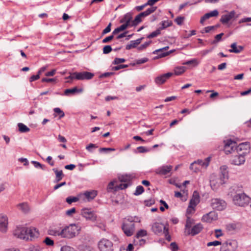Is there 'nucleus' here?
Returning a JSON list of instances; mask_svg holds the SVG:
<instances>
[{"instance_id":"nucleus-34","label":"nucleus","mask_w":251,"mask_h":251,"mask_svg":"<svg viewBox=\"0 0 251 251\" xmlns=\"http://www.w3.org/2000/svg\"><path fill=\"white\" fill-rule=\"evenodd\" d=\"M78 249L79 251H95L92 247L85 244L79 245Z\"/></svg>"},{"instance_id":"nucleus-19","label":"nucleus","mask_w":251,"mask_h":251,"mask_svg":"<svg viewBox=\"0 0 251 251\" xmlns=\"http://www.w3.org/2000/svg\"><path fill=\"white\" fill-rule=\"evenodd\" d=\"M203 228L202 225L199 223L194 226L192 228L188 229L186 232V235L195 236L199 233Z\"/></svg>"},{"instance_id":"nucleus-64","label":"nucleus","mask_w":251,"mask_h":251,"mask_svg":"<svg viewBox=\"0 0 251 251\" xmlns=\"http://www.w3.org/2000/svg\"><path fill=\"white\" fill-rule=\"evenodd\" d=\"M170 247L172 251H177L178 246L175 242H172L170 244Z\"/></svg>"},{"instance_id":"nucleus-61","label":"nucleus","mask_w":251,"mask_h":251,"mask_svg":"<svg viewBox=\"0 0 251 251\" xmlns=\"http://www.w3.org/2000/svg\"><path fill=\"white\" fill-rule=\"evenodd\" d=\"M184 19V18L183 17H177L175 20V21L176 23V24L178 25H181Z\"/></svg>"},{"instance_id":"nucleus-48","label":"nucleus","mask_w":251,"mask_h":251,"mask_svg":"<svg viewBox=\"0 0 251 251\" xmlns=\"http://www.w3.org/2000/svg\"><path fill=\"white\" fill-rule=\"evenodd\" d=\"M53 111L55 113L58 114L59 115V118H61L65 116V114L64 112L60 109L59 108H55L53 109Z\"/></svg>"},{"instance_id":"nucleus-59","label":"nucleus","mask_w":251,"mask_h":251,"mask_svg":"<svg viewBox=\"0 0 251 251\" xmlns=\"http://www.w3.org/2000/svg\"><path fill=\"white\" fill-rule=\"evenodd\" d=\"M137 149L138 150V151L140 153L147 152L150 151V150H148L145 147H143V146L139 147L137 148Z\"/></svg>"},{"instance_id":"nucleus-57","label":"nucleus","mask_w":251,"mask_h":251,"mask_svg":"<svg viewBox=\"0 0 251 251\" xmlns=\"http://www.w3.org/2000/svg\"><path fill=\"white\" fill-rule=\"evenodd\" d=\"M76 211L75 208L73 207L70 209H69L66 211V214L68 216H72L73 214L75 213Z\"/></svg>"},{"instance_id":"nucleus-24","label":"nucleus","mask_w":251,"mask_h":251,"mask_svg":"<svg viewBox=\"0 0 251 251\" xmlns=\"http://www.w3.org/2000/svg\"><path fill=\"white\" fill-rule=\"evenodd\" d=\"M169 49V47L167 46L164 48L159 49L158 50H154L153 52V53L154 54H158L159 57H165L168 55H169L171 52H172V51H170V52H164L163 51L164 50H166Z\"/></svg>"},{"instance_id":"nucleus-56","label":"nucleus","mask_w":251,"mask_h":251,"mask_svg":"<svg viewBox=\"0 0 251 251\" xmlns=\"http://www.w3.org/2000/svg\"><path fill=\"white\" fill-rule=\"evenodd\" d=\"M128 66L127 65L121 64V65H118L117 66L113 67L112 70H114V71H118V70H120L121 69H124V68H127V67H128Z\"/></svg>"},{"instance_id":"nucleus-17","label":"nucleus","mask_w":251,"mask_h":251,"mask_svg":"<svg viewBox=\"0 0 251 251\" xmlns=\"http://www.w3.org/2000/svg\"><path fill=\"white\" fill-rule=\"evenodd\" d=\"M173 75V74L172 73H167L160 76H158L155 78L154 81L157 85L162 84L171 77Z\"/></svg>"},{"instance_id":"nucleus-12","label":"nucleus","mask_w":251,"mask_h":251,"mask_svg":"<svg viewBox=\"0 0 251 251\" xmlns=\"http://www.w3.org/2000/svg\"><path fill=\"white\" fill-rule=\"evenodd\" d=\"M172 169L173 166L172 165H163L155 170V173L160 176L168 175L170 176Z\"/></svg>"},{"instance_id":"nucleus-49","label":"nucleus","mask_w":251,"mask_h":251,"mask_svg":"<svg viewBox=\"0 0 251 251\" xmlns=\"http://www.w3.org/2000/svg\"><path fill=\"white\" fill-rule=\"evenodd\" d=\"M112 50L111 47L110 45L105 46L103 48V53L108 54L110 53Z\"/></svg>"},{"instance_id":"nucleus-46","label":"nucleus","mask_w":251,"mask_h":251,"mask_svg":"<svg viewBox=\"0 0 251 251\" xmlns=\"http://www.w3.org/2000/svg\"><path fill=\"white\" fill-rule=\"evenodd\" d=\"M161 34V30L158 28L155 31L151 32L149 35H148L147 37L148 38H152L157 36L158 35Z\"/></svg>"},{"instance_id":"nucleus-58","label":"nucleus","mask_w":251,"mask_h":251,"mask_svg":"<svg viewBox=\"0 0 251 251\" xmlns=\"http://www.w3.org/2000/svg\"><path fill=\"white\" fill-rule=\"evenodd\" d=\"M115 34H112L110 36L105 37L102 41V43H106L111 41L114 38V35Z\"/></svg>"},{"instance_id":"nucleus-62","label":"nucleus","mask_w":251,"mask_h":251,"mask_svg":"<svg viewBox=\"0 0 251 251\" xmlns=\"http://www.w3.org/2000/svg\"><path fill=\"white\" fill-rule=\"evenodd\" d=\"M129 185V183H121L117 186V188L120 189H126L128 186Z\"/></svg>"},{"instance_id":"nucleus-27","label":"nucleus","mask_w":251,"mask_h":251,"mask_svg":"<svg viewBox=\"0 0 251 251\" xmlns=\"http://www.w3.org/2000/svg\"><path fill=\"white\" fill-rule=\"evenodd\" d=\"M84 195L88 201H90L93 200L97 196V191L95 190L86 191L84 193Z\"/></svg>"},{"instance_id":"nucleus-36","label":"nucleus","mask_w":251,"mask_h":251,"mask_svg":"<svg viewBox=\"0 0 251 251\" xmlns=\"http://www.w3.org/2000/svg\"><path fill=\"white\" fill-rule=\"evenodd\" d=\"M18 126L20 132L25 133L30 131L29 128L23 123H19L18 124Z\"/></svg>"},{"instance_id":"nucleus-40","label":"nucleus","mask_w":251,"mask_h":251,"mask_svg":"<svg viewBox=\"0 0 251 251\" xmlns=\"http://www.w3.org/2000/svg\"><path fill=\"white\" fill-rule=\"evenodd\" d=\"M194 223V221L193 219H191L189 217H187L186 223L185 225V232L186 233L188 229H190L192 225Z\"/></svg>"},{"instance_id":"nucleus-52","label":"nucleus","mask_w":251,"mask_h":251,"mask_svg":"<svg viewBox=\"0 0 251 251\" xmlns=\"http://www.w3.org/2000/svg\"><path fill=\"white\" fill-rule=\"evenodd\" d=\"M224 33H221L215 36V40L212 42V44H215L217 42H219L221 40L222 36H223Z\"/></svg>"},{"instance_id":"nucleus-26","label":"nucleus","mask_w":251,"mask_h":251,"mask_svg":"<svg viewBox=\"0 0 251 251\" xmlns=\"http://www.w3.org/2000/svg\"><path fill=\"white\" fill-rule=\"evenodd\" d=\"M142 39H143V38H141L138 39L136 40L131 41L130 42L129 44H127L126 46V50H129L131 49L136 48L137 45H139L141 43Z\"/></svg>"},{"instance_id":"nucleus-13","label":"nucleus","mask_w":251,"mask_h":251,"mask_svg":"<svg viewBox=\"0 0 251 251\" xmlns=\"http://www.w3.org/2000/svg\"><path fill=\"white\" fill-rule=\"evenodd\" d=\"M14 235L17 237L22 239H28L27 233V227L19 226L14 232Z\"/></svg>"},{"instance_id":"nucleus-37","label":"nucleus","mask_w":251,"mask_h":251,"mask_svg":"<svg viewBox=\"0 0 251 251\" xmlns=\"http://www.w3.org/2000/svg\"><path fill=\"white\" fill-rule=\"evenodd\" d=\"M172 23L171 21L166 20L163 21L160 23L161 26L158 28L160 30L165 29L166 28L172 25Z\"/></svg>"},{"instance_id":"nucleus-44","label":"nucleus","mask_w":251,"mask_h":251,"mask_svg":"<svg viewBox=\"0 0 251 251\" xmlns=\"http://www.w3.org/2000/svg\"><path fill=\"white\" fill-rule=\"evenodd\" d=\"M183 65H193L194 66H196L199 64V62L197 59H193L187 61L182 63Z\"/></svg>"},{"instance_id":"nucleus-32","label":"nucleus","mask_w":251,"mask_h":251,"mask_svg":"<svg viewBox=\"0 0 251 251\" xmlns=\"http://www.w3.org/2000/svg\"><path fill=\"white\" fill-rule=\"evenodd\" d=\"M48 233L50 235L55 236H60L62 237L61 230H60L57 228L50 229L48 230Z\"/></svg>"},{"instance_id":"nucleus-10","label":"nucleus","mask_w":251,"mask_h":251,"mask_svg":"<svg viewBox=\"0 0 251 251\" xmlns=\"http://www.w3.org/2000/svg\"><path fill=\"white\" fill-rule=\"evenodd\" d=\"M210 160L211 157L210 156L206 158L203 160L201 159H198V160L195 161L191 164L190 166V169L194 172H197L199 171V169H194L193 168V167L195 164H197L201 167L206 168L209 165Z\"/></svg>"},{"instance_id":"nucleus-18","label":"nucleus","mask_w":251,"mask_h":251,"mask_svg":"<svg viewBox=\"0 0 251 251\" xmlns=\"http://www.w3.org/2000/svg\"><path fill=\"white\" fill-rule=\"evenodd\" d=\"M235 11L233 10L226 14L222 16L220 22L223 24H227L230 21L234 19L235 15Z\"/></svg>"},{"instance_id":"nucleus-22","label":"nucleus","mask_w":251,"mask_h":251,"mask_svg":"<svg viewBox=\"0 0 251 251\" xmlns=\"http://www.w3.org/2000/svg\"><path fill=\"white\" fill-rule=\"evenodd\" d=\"M132 19V13L128 12L126 13L124 17L120 20V23H124L127 24L128 26H131Z\"/></svg>"},{"instance_id":"nucleus-39","label":"nucleus","mask_w":251,"mask_h":251,"mask_svg":"<svg viewBox=\"0 0 251 251\" xmlns=\"http://www.w3.org/2000/svg\"><path fill=\"white\" fill-rule=\"evenodd\" d=\"M119 179L121 182H126L129 183L131 180V177L127 175H122L119 177Z\"/></svg>"},{"instance_id":"nucleus-11","label":"nucleus","mask_w":251,"mask_h":251,"mask_svg":"<svg viewBox=\"0 0 251 251\" xmlns=\"http://www.w3.org/2000/svg\"><path fill=\"white\" fill-rule=\"evenodd\" d=\"M81 215L87 220L95 222L97 220V215L91 209H82L81 211Z\"/></svg>"},{"instance_id":"nucleus-1","label":"nucleus","mask_w":251,"mask_h":251,"mask_svg":"<svg viewBox=\"0 0 251 251\" xmlns=\"http://www.w3.org/2000/svg\"><path fill=\"white\" fill-rule=\"evenodd\" d=\"M230 193L233 197V201L236 205L245 206L250 202V198L243 192L242 187L238 186L232 187L231 189Z\"/></svg>"},{"instance_id":"nucleus-25","label":"nucleus","mask_w":251,"mask_h":251,"mask_svg":"<svg viewBox=\"0 0 251 251\" xmlns=\"http://www.w3.org/2000/svg\"><path fill=\"white\" fill-rule=\"evenodd\" d=\"M231 49L229 50V51L231 53H239L244 49V47L241 46H237L236 43H233L230 45Z\"/></svg>"},{"instance_id":"nucleus-43","label":"nucleus","mask_w":251,"mask_h":251,"mask_svg":"<svg viewBox=\"0 0 251 251\" xmlns=\"http://www.w3.org/2000/svg\"><path fill=\"white\" fill-rule=\"evenodd\" d=\"M147 234V231L144 229H140L139 230L136 235V239H138L141 237L146 236Z\"/></svg>"},{"instance_id":"nucleus-6","label":"nucleus","mask_w":251,"mask_h":251,"mask_svg":"<svg viewBox=\"0 0 251 251\" xmlns=\"http://www.w3.org/2000/svg\"><path fill=\"white\" fill-rule=\"evenodd\" d=\"M210 205L214 209L222 211L226 208V203L222 199L214 198L211 199Z\"/></svg>"},{"instance_id":"nucleus-35","label":"nucleus","mask_w":251,"mask_h":251,"mask_svg":"<svg viewBox=\"0 0 251 251\" xmlns=\"http://www.w3.org/2000/svg\"><path fill=\"white\" fill-rule=\"evenodd\" d=\"M129 26L126 24L123 23V25H120L119 27L115 28L113 31V34H117L119 32L124 31Z\"/></svg>"},{"instance_id":"nucleus-7","label":"nucleus","mask_w":251,"mask_h":251,"mask_svg":"<svg viewBox=\"0 0 251 251\" xmlns=\"http://www.w3.org/2000/svg\"><path fill=\"white\" fill-rule=\"evenodd\" d=\"M238 243L235 240H229L224 243L221 248V251H236Z\"/></svg>"},{"instance_id":"nucleus-3","label":"nucleus","mask_w":251,"mask_h":251,"mask_svg":"<svg viewBox=\"0 0 251 251\" xmlns=\"http://www.w3.org/2000/svg\"><path fill=\"white\" fill-rule=\"evenodd\" d=\"M134 220L130 217L126 220L123 224L122 229L124 233L127 236H132L135 230Z\"/></svg>"},{"instance_id":"nucleus-47","label":"nucleus","mask_w":251,"mask_h":251,"mask_svg":"<svg viewBox=\"0 0 251 251\" xmlns=\"http://www.w3.org/2000/svg\"><path fill=\"white\" fill-rule=\"evenodd\" d=\"M144 191V189L142 186L139 185L136 187V190L134 194L136 196L141 194Z\"/></svg>"},{"instance_id":"nucleus-30","label":"nucleus","mask_w":251,"mask_h":251,"mask_svg":"<svg viewBox=\"0 0 251 251\" xmlns=\"http://www.w3.org/2000/svg\"><path fill=\"white\" fill-rule=\"evenodd\" d=\"M27 235L31 238L37 237L39 235V232L34 227L27 228Z\"/></svg>"},{"instance_id":"nucleus-23","label":"nucleus","mask_w":251,"mask_h":251,"mask_svg":"<svg viewBox=\"0 0 251 251\" xmlns=\"http://www.w3.org/2000/svg\"><path fill=\"white\" fill-rule=\"evenodd\" d=\"M199 199L200 197L199 194L196 191H195L193 195L192 198L190 201L189 208H194L199 203Z\"/></svg>"},{"instance_id":"nucleus-45","label":"nucleus","mask_w":251,"mask_h":251,"mask_svg":"<svg viewBox=\"0 0 251 251\" xmlns=\"http://www.w3.org/2000/svg\"><path fill=\"white\" fill-rule=\"evenodd\" d=\"M78 200V198L75 197H68L66 199V201L69 204L73 202H75Z\"/></svg>"},{"instance_id":"nucleus-29","label":"nucleus","mask_w":251,"mask_h":251,"mask_svg":"<svg viewBox=\"0 0 251 251\" xmlns=\"http://www.w3.org/2000/svg\"><path fill=\"white\" fill-rule=\"evenodd\" d=\"M156 9H157L156 6H152V7H151L149 8H148L145 11L140 13V14H139V15L142 18H143L144 17H145L148 15H149L150 14H151L153 12H154Z\"/></svg>"},{"instance_id":"nucleus-50","label":"nucleus","mask_w":251,"mask_h":251,"mask_svg":"<svg viewBox=\"0 0 251 251\" xmlns=\"http://www.w3.org/2000/svg\"><path fill=\"white\" fill-rule=\"evenodd\" d=\"M44 242L48 246H52L54 244L53 241L48 237L45 239Z\"/></svg>"},{"instance_id":"nucleus-16","label":"nucleus","mask_w":251,"mask_h":251,"mask_svg":"<svg viewBox=\"0 0 251 251\" xmlns=\"http://www.w3.org/2000/svg\"><path fill=\"white\" fill-rule=\"evenodd\" d=\"M75 79L81 80H90L94 76V74L93 73L85 71L77 72V74H75Z\"/></svg>"},{"instance_id":"nucleus-33","label":"nucleus","mask_w":251,"mask_h":251,"mask_svg":"<svg viewBox=\"0 0 251 251\" xmlns=\"http://www.w3.org/2000/svg\"><path fill=\"white\" fill-rule=\"evenodd\" d=\"M18 208L24 213H27L29 210L28 205L26 203H21L17 205Z\"/></svg>"},{"instance_id":"nucleus-8","label":"nucleus","mask_w":251,"mask_h":251,"mask_svg":"<svg viewBox=\"0 0 251 251\" xmlns=\"http://www.w3.org/2000/svg\"><path fill=\"white\" fill-rule=\"evenodd\" d=\"M224 151L226 154H228L231 153L236 151L237 147V143L236 142L228 139L224 141Z\"/></svg>"},{"instance_id":"nucleus-2","label":"nucleus","mask_w":251,"mask_h":251,"mask_svg":"<svg viewBox=\"0 0 251 251\" xmlns=\"http://www.w3.org/2000/svg\"><path fill=\"white\" fill-rule=\"evenodd\" d=\"M220 174L218 176L213 174L210 177V185L212 189H217L220 186L225 184L228 178V171L225 166L220 168Z\"/></svg>"},{"instance_id":"nucleus-9","label":"nucleus","mask_w":251,"mask_h":251,"mask_svg":"<svg viewBox=\"0 0 251 251\" xmlns=\"http://www.w3.org/2000/svg\"><path fill=\"white\" fill-rule=\"evenodd\" d=\"M251 148L250 143L249 142L242 143L239 145H237L236 151L237 153L243 154L244 156L247 155Z\"/></svg>"},{"instance_id":"nucleus-31","label":"nucleus","mask_w":251,"mask_h":251,"mask_svg":"<svg viewBox=\"0 0 251 251\" xmlns=\"http://www.w3.org/2000/svg\"><path fill=\"white\" fill-rule=\"evenodd\" d=\"M82 89H78L76 87H75L72 89H66L64 91V94L68 96L70 94H74L76 92H82Z\"/></svg>"},{"instance_id":"nucleus-41","label":"nucleus","mask_w":251,"mask_h":251,"mask_svg":"<svg viewBox=\"0 0 251 251\" xmlns=\"http://www.w3.org/2000/svg\"><path fill=\"white\" fill-rule=\"evenodd\" d=\"M219 12L217 10H214L204 15V18L207 20L212 17H216L218 15Z\"/></svg>"},{"instance_id":"nucleus-15","label":"nucleus","mask_w":251,"mask_h":251,"mask_svg":"<svg viewBox=\"0 0 251 251\" xmlns=\"http://www.w3.org/2000/svg\"><path fill=\"white\" fill-rule=\"evenodd\" d=\"M168 228L166 227L163 224L159 223H154L151 227L152 231L155 234H160L163 233L164 230H167Z\"/></svg>"},{"instance_id":"nucleus-5","label":"nucleus","mask_w":251,"mask_h":251,"mask_svg":"<svg viewBox=\"0 0 251 251\" xmlns=\"http://www.w3.org/2000/svg\"><path fill=\"white\" fill-rule=\"evenodd\" d=\"M100 251H114V245L112 241L106 238L101 239L98 243Z\"/></svg>"},{"instance_id":"nucleus-38","label":"nucleus","mask_w":251,"mask_h":251,"mask_svg":"<svg viewBox=\"0 0 251 251\" xmlns=\"http://www.w3.org/2000/svg\"><path fill=\"white\" fill-rule=\"evenodd\" d=\"M186 67L184 66L176 67L175 68V74L176 75H180L186 71Z\"/></svg>"},{"instance_id":"nucleus-28","label":"nucleus","mask_w":251,"mask_h":251,"mask_svg":"<svg viewBox=\"0 0 251 251\" xmlns=\"http://www.w3.org/2000/svg\"><path fill=\"white\" fill-rule=\"evenodd\" d=\"M53 171L55 174V178L54 181V182H58L60 181L63 177L64 174L62 170L58 171L55 168L52 169Z\"/></svg>"},{"instance_id":"nucleus-55","label":"nucleus","mask_w":251,"mask_h":251,"mask_svg":"<svg viewBox=\"0 0 251 251\" xmlns=\"http://www.w3.org/2000/svg\"><path fill=\"white\" fill-rule=\"evenodd\" d=\"M97 148H98V146L96 144L91 143V144H89L87 146H86V149L89 151L92 152V149H96Z\"/></svg>"},{"instance_id":"nucleus-53","label":"nucleus","mask_w":251,"mask_h":251,"mask_svg":"<svg viewBox=\"0 0 251 251\" xmlns=\"http://www.w3.org/2000/svg\"><path fill=\"white\" fill-rule=\"evenodd\" d=\"M61 251H75V250L70 246H64L61 248Z\"/></svg>"},{"instance_id":"nucleus-20","label":"nucleus","mask_w":251,"mask_h":251,"mask_svg":"<svg viewBox=\"0 0 251 251\" xmlns=\"http://www.w3.org/2000/svg\"><path fill=\"white\" fill-rule=\"evenodd\" d=\"M238 155H235L231 160V163L235 165H240L244 163L245 161V156L243 154L238 153Z\"/></svg>"},{"instance_id":"nucleus-14","label":"nucleus","mask_w":251,"mask_h":251,"mask_svg":"<svg viewBox=\"0 0 251 251\" xmlns=\"http://www.w3.org/2000/svg\"><path fill=\"white\" fill-rule=\"evenodd\" d=\"M218 214L214 211H212L204 215L201 219L202 221L206 223H211L218 219Z\"/></svg>"},{"instance_id":"nucleus-21","label":"nucleus","mask_w":251,"mask_h":251,"mask_svg":"<svg viewBox=\"0 0 251 251\" xmlns=\"http://www.w3.org/2000/svg\"><path fill=\"white\" fill-rule=\"evenodd\" d=\"M7 224V217L3 214H0V230L3 232H6Z\"/></svg>"},{"instance_id":"nucleus-4","label":"nucleus","mask_w":251,"mask_h":251,"mask_svg":"<svg viewBox=\"0 0 251 251\" xmlns=\"http://www.w3.org/2000/svg\"><path fill=\"white\" fill-rule=\"evenodd\" d=\"M77 227L75 224H71L61 229L62 238L71 239L76 236Z\"/></svg>"},{"instance_id":"nucleus-42","label":"nucleus","mask_w":251,"mask_h":251,"mask_svg":"<svg viewBox=\"0 0 251 251\" xmlns=\"http://www.w3.org/2000/svg\"><path fill=\"white\" fill-rule=\"evenodd\" d=\"M142 18L140 16V15L138 14L137 15L134 20L132 21L131 26H136L138 24H139L140 23L142 22Z\"/></svg>"},{"instance_id":"nucleus-51","label":"nucleus","mask_w":251,"mask_h":251,"mask_svg":"<svg viewBox=\"0 0 251 251\" xmlns=\"http://www.w3.org/2000/svg\"><path fill=\"white\" fill-rule=\"evenodd\" d=\"M126 61L124 58H115L113 62V64H119Z\"/></svg>"},{"instance_id":"nucleus-60","label":"nucleus","mask_w":251,"mask_h":251,"mask_svg":"<svg viewBox=\"0 0 251 251\" xmlns=\"http://www.w3.org/2000/svg\"><path fill=\"white\" fill-rule=\"evenodd\" d=\"M111 23H109L107 27L102 31V35H104L111 31Z\"/></svg>"},{"instance_id":"nucleus-54","label":"nucleus","mask_w":251,"mask_h":251,"mask_svg":"<svg viewBox=\"0 0 251 251\" xmlns=\"http://www.w3.org/2000/svg\"><path fill=\"white\" fill-rule=\"evenodd\" d=\"M221 244H222V243L221 242H220L219 241H214L208 242L207 244V246L208 247H210L211 246H217L218 245H220Z\"/></svg>"},{"instance_id":"nucleus-63","label":"nucleus","mask_w":251,"mask_h":251,"mask_svg":"<svg viewBox=\"0 0 251 251\" xmlns=\"http://www.w3.org/2000/svg\"><path fill=\"white\" fill-rule=\"evenodd\" d=\"M151 43V41H149L145 43L144 44L141 45L140 47H138V49L139 50H142L143 49H145Z\"/></svg>"}]
</instances>
